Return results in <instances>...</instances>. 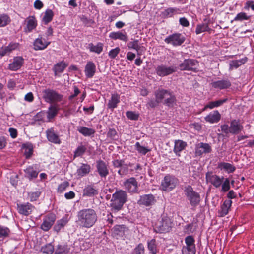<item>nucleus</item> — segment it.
Here are the masks:
<instances>
[{"label": "nucleus", "mask_w": 254, "mask_h": 254, "mask_svg": "<svg viewBox=\"0 0 254 254\" xmlns=\"http://www.w3.org/2000/svg\"><path fill=\"white\" fill-rule=\"evenodd\" d=\"M109 37L114 40L119 39L124 42H127L128 40V37L126 32L124 31L112 32L110 33Z\"/></svg>", "instance_id": "nucleus-29"}, {"label": "nucleus", "mask_w": 254, "mask_h": 254, "mask_svg": "<svg viewBox=\"0 0 254 254\" xmlns=\"http://www.w3.org/2000/svg\"><path fill=\"white\" fill-rule=\"evenodd\" d=\"M77 217L78 225L85 228H90L93 226L98 219L96 211L92 208H84L79 210Z\"/></svg>", "instance_id": "nucleus-1"}, {"label": "nucleus", "mask_w": 254, "mask_h": 254, "mask_svg": "<svg viewBox=\"0 0 254 254\" xmlns=\"http://www.w3.org/2000/svg\"><path fill=\"white\" fill-rule=\"evenodd\" d=\"M37 26V22L34 17H30L28 19L27 27L24 29L25 32H30L35 29Z\"/></svg>", "instance_id": "nucleus-38"}, {"label": "nucleus", "mask_w": 254, "mask_h": 254, "mask_svg": "<svg viewBox=\"0 0 254 254\" xmlns=\"http://www.w3.org/2000/svg\"><path fill=\"white\" fill-rule=\"evenodd\" d=\"M211 147L206 143H198L195 149V154L198 156H201L203 153L206 154L211 152Z\"/></svg>", "instance_id": "nucleus-18"}, {"label": "nucleus", "mask_w": 254, "mask_h": 254, "mask_svg": "<svg viewBox=\"0 0 254 254\" xmlns=\"http://www.w3.org/2000/svg\"><path fill=\"white\" fill-rule=\"evenodd\" d=\"M196 222L194 223L192 222V223L186 225L184 229L185 232L188 234H190L194 232L196 228Z\"/></svg>", "instance_id": "nucleus-51"}, {"label": "nucleus", "mask_w": 254, "mask_h": 254, "mask_svg": "<svg viewBox=\"0 0 254 254\" xmlns=\"http://www.w3.org/2000/svg\"><path fill=\"white\" fill-rule=\"evenodd\" d=\"M250 16H247L245 12H240L238 13L234 18L235 21H242L243 20H248Z\"/></svg>", "instance_id": "nucleus-59"}, {"label": "nucleus", "mask_w": 254, "mask_h": 254, "mask_svg": "<svg viewBox=\"0 0 254 254\" xmlns=\"http://www.w3.org/2000/svg\"><path fill=\"white\" fill-rule=\"evenodd\" d=\"M10 22L9 17L6 14L0 15V27H4Z\"/></svg>", "instance_id": "nucleus-50"}, {"label": "nucleus", "mask_w": 254, "mask_h": 254, "mask_svg": "<svg viewBox=\"0 0 254 254\" xmlns=\"http://www.w3.org/2000/svg\"><path fill=\"white\" fill-rule=\"evenodd\" d=\"M77 130L84 136L93 135L95 133V130L94 129L83 126L78 127H77Z\"/></svg>", "instance_id": "nucleus-35"}, {"label": "nucleus", "mask_w": 254, "mask_h": 254, "mask_svg": "<svg viewBox=\"0 0 254 254\" xmlns=\"http://www.w3.org/2000/svg\"><path fill=\"white\" fill-rule=\"evenodd\" d=\"M211 85L214 88L222 90L229 88L231 86V83L226 78L212 82Z\"/></svg>", "instance_id": "nucleus-19"}, {"label": "nucleus", "mask_w": 254, "mask_h": 254, "mask_svg": "<svg viewBox=\"0 0 254 254\" xmlns=\"http://www.w3.org/2000/svg\"><path fill=\"white\" fill-rule=\"evenodd\" d=\"M224 178H220L219 176L213 174L212 172H207L206 174L207 182L210 183L215 188H219L222 184Z\"/></svg>", "instance_id": "nucleus-15"}, {"label": "nucleus", "mask_w": 254, "mask_h": 254, "mask_svg": "<svg viewBox=\"0 0 254 254\" xmlns=\"http://www.w3.org/2000/svg\"><path fill=\"white\" fill-rule=\"evenodd\" d=\"M232 202L231 200H226L224 201L221 206L220 210L218 211V214L220 217H224L228 214L229 209L231 206Z\"/></svg>", "instance_id": "nucleus-31"}, {"label": "nucleus", "mask_w": 254, "mask_h": 254, "mask_svg": "<svg viewBox=\"0 0 254 254\" xmlns=\"http://www.w3.org/2000/svg\"><path fill=\"white\" fill-rule=\"evenodd\" d=\"M248 61V58L245 57L244 58L237 60H232L229 63V71L232 70L234 68H238L241 65L244 64Z\"/></svg>", "instance_id": "nucleus-30"}, {"label": "nucleus", "mask_w": 254, "mask_h": 254, "mask_svg": "<svg viewBox=\"0 0 254 254\" xmlns=\"http://www.w3.org/2000/svg\"><path fill=\"white\" fill-rule=\"evenodd\" d=\"M50 42H46L44 39H43L41 37L38 38L34 42V49L35 50H41L45 49L49 44Z\"/></svg>", "instance_id": "nucleus-26"}, {"label": "nucleus", "mask_w": 254, "mask_h": 254, "mask_svg": "<svg viewBox=\"0 0 254 254\" xmlns=\"http://www.w3.org/2000/svg\"><path fill=\"white\" fill-rule=\"evenodd\" d=\"M220 168L223 169L228 173H232L235 171L236 168L229 163L222 162L219 164Z\"/></svg>", "instance_id": "nucleus-40"}, {"label": "nucleus", "mask_w": 254, "mask_h": 254, "mask_svg": "<svg viewBox=\"0 0 254 254\" xmlns=\"http://www.w3.org/2000/svg\"><path fill=\"white\" fill-rule=\"evenodd\" d=\"M127 194L126 191L117 190L112 194L110 207L112 212H118L122 209L123 205L127 201Z\"/></svg>", "instance_id": "nucleus-2"}, {"label": "nucleus", "mask_w": 254, "mask_h": 254, "mask_svg": "<svg viewBox=\"0 0 254 254\" xmlns=\"http://www.w3.org/2000/svg\"><path fill=\"white\" fill-rule=\"evenodd\" d=\"M96 166L97 172L101 178H106L109 174L108 166L104 161H97Z\"/></svg>", "instance_id": "nucleus-16"}, {"label": "nucleus", "mask_w": 254, "mask_h": 254, "mask_svg": "<svg viewBox=\"0 0 254 254\" xmlns=\"http://www.w3.org/2000/svg\"><path fill=\"white\" fill-rule=\"evenodd\" d=\"M96 72V65L92 62H87L85 67V75L88 78H92Z\"/></svg>", "instance_id": "nucleus-24"}, {"label": "nucleus", "mask_w": 254, "mask_h": 254, "mask_svg": "<svg viewBox=\"0 0 254 254\" xmlns=\"http://www.w3.org/2000/svg\"><path fill=\"white\" fill-rule=\"evenodd\" d=\"M40 251L45 254H52L54 251V247L51 243L46 244L41 247Z\"/></svg>", "instance_id": "nucleus-42"}, {"label": "nucleus", "mask_w": 254, "mask_h": 254, "mask_svg": "<svg viewBox=\"0 0 254 254\" xmlns=\"http://www.w3.org/2000/svg\"><path fill=\"white\" fill-rule=\"evenodd\" d=\"M148 249L151 254H156L157 252V246L156 240L154 239L148 241L147 243Z\"/></svg>", "instance_id": "nucleus-46"}, {"label": "nucleus", "mask_w": 254, "mask_h": 254, "mask_svg": "<svg viewBox=\"0 0 254 254\" xmlns=\"http://www.w3.org/2000/svg\"><path fill=\"white\" fill-rule=\"evenodd\" d=\"M107 136L112 140H117L118 139V135L117 132L114 128H109Z\"/></svg>", "instance_id": "nucleus-53"}, {"label": "nucleus", "mask_w": 254, "mask_h": 254, "mask_svg": "<svg viewBox=\"0 0 254 254\" xmlns=\"http://www.w3.org/2000/svg\"><path fill=\"white\" fill-rule=\"evenodd\" d=\"M128 230V228L125 225H117L113 229V233L114 236L118 237H123L125 233Z\"/></svg>", "instance_id": "nucleus-21"}, {"label": "nucleus", "mask_w": 254, "mask_h": 254, "mask_svg": "<svg viewBox=\"0 0 254 254\" xmlns=\"http://www.w3.org/2000/svg\"><path fill=\"white\" fill-rule=\"evenodd\" d=\"M126 116L128 119L131 120H138L139 117V114L133 111H127L126 112Z\"/></svg>", "instance_id": "nucleus-55"}, {"label": "nucleus", "mask_w": 254, "mask_h": 254, "mask_svg": "<svg viewBox=\"0 0 254 254\" xmlns=\"http://www.w3.org/2000/svg\"><path fill=\"white\" fill-rule=\"evenodd\" d=\"M135 147L138 153L142 155H145L147 152L150 151V150L148 149L147 147L140 145L138 142H137L135 143Z\"/></svg>", "instance_id": "nucleus-48"}, {"label": "nucleus", "mask_w": 254, "mask_h": 254, "mask_svg": "<svg viewBox=\"0 0 254 254\" xmlns=\"http://www.w3.org/2000/svg\"><path fill=\"white\" fill-rule=\"evenodd\" d=\"M187 146L186 142L182 140H176L174 142V152L176 155L180 156V152L184 150Z\"/></svg>", "instance_id": "nucleus-22"}, {"label": "nucleus", "mask_w": 254, "mask_h": 254, "mask_svg": "<svg viewBox=\"0 0 254 254\" xmlns=\"http://www.w3.org/2000/svg\"><path fill=\"white\" fill-rule=\"evenodd\" d=\"M25 177L30 180L37 177L38 172L33 167L29 166L25 170Z\"/></svg>", "instance_id": "nucleus-37"}, {"label": "nucleus", "mask_w": 254, "mask_h": 254, "mask_svg": "<svg viewBox=\"0 0 254 254\" xmlns=\"http://www.w3.org/2000/svg\"><path fill=\"white\" fill-rule=\"evenodd\" d=\"M221 191L223 192H227L230 189V181L228 178L225 179V180L222 183Z\"/></svg>", "instance_id": "nucleus-56"}, {"label": "nucleus", "mask_w": 254, "mask_h": 254, "mask_svg": "<svg viewBox=\"0 0 254 254\" xmlns=\"http://www.w3.org/2000/svg\"><path fill=\"white\" fill-rule=\"evenodd\" d=\"M46 133L47 139L49 141L58 144H60L61 143L58 134L56 133L53 128L47 130Z\"/></svg>", "instance_id": "nucleus-20"}, {"label": "nucleus", "mask_w": 254, "mask_h": 254, "mask_svg": "<svg viewBox=\"0 0 254 254\" xmlns=\"http://www.w3.org/2000/svg\"><path fill=\"white\" fill-rule=\"evenodd\" d=\"M172 223L167 216H163L160 221L155 225V230L157 233H163L170 231L171 229Z\"/></svg>", "instance_id": "nucleus-6"}, {"label": "nucleus", "mask_w": 254, "mask_h": 254, "mask_svg": "<svg viewBox=\"0 0 254 254\" xmlns=\"http://www.w3.org/2000/svg\"><path fill=\"white\" fill-rule=\"evenodd\" d=\"M67 66V64L64 61L59 62L55 64L53 68V71L54 72L55 76H58L59 73L63 72L64 69Z\"/></svg>", "instance_id": "nucleus-32"}, {"label": "nucleus", "mask_w": 254, "mask_h": 254, "mask_svg": "<svg viewBox=\"0 0 254 254\" xmlns=\"http://www.w3.org/2000/svg\"><path fill=\"white\" fill-rule=\"evenodd\" d=\"M198 63L197 61L194 59H185L179 64V67L181 70H190L196 72L198 70L195 66Z\"/></svg>", "instance_id": "nucleus-9"}, {"label": "nucleus", "mask_w": 254, "mask_h": 254, "mask_svg": "<svg viewBox=\"0 0 254 254\" xmlns=\"http://www.w3.org/2000/svg\"><path fill=\"white\" fill-rule=\"evenodd\" d=\"M86 148L85 146L80 145L79 146L76 150L74 151V157H79L82 156L86 151Z\"/></svg>", "instance_id": "nucleus-54"}, {"label": "nucleus", "mask_w": 254, "mask_h": 254, "mask_svg": "<svg viewBox=\"0 0 254 254\" xmlns=\"http://www.w3.org/2000/svg\"><path fill=\"white\" fill-rule=\"evenodd\" d=\"M155 96L160 103L169 107H173L176 102L175 95L170 90L158 89L155 92Z\"/></svg>", "instance_id": "nucleus-3"}, {"label": "nucleus", "mask_w": 254, "mask_h": 254, "mask_svg": "<svg viewBox=\"0 0 254 254\" xmlns=\"http://www.w3.org/2000/svg\"><path fill=\"white\" fill-rule=\"evenodd\" d=\"M156 202L155 196L152 194H143L139 196L137 200L139 205L150 207L154 205Z\"/></svg>", "instance_id": "nucleus-12"}, {"label": "nucleus", "mask_w": 254, "mask_h": 254, "mask_svg": "<svg viewBox=\"0 0 254 254\" xmlns=\"http://www.w3.org/2000/svg\"><path fill=\"white\" fill-rule=\"evenodd\" d=\"M177 71V67L175 66L167 67V66L161 64L158 65L155 69L156 74L161 77L166 76L170 75Z\"/></svg>", "instance_id": "nucleus-13"}, {"label": "nucleus", "mask_w": 254, "mask_h": 254, "mask_svg": "<svg viewBox=\"0 0 254 254\" xmlns=\"http://www.w3.org/2000/svg\"><path fill=\"white\" fill-rule=\"evenodd\" d=\"M125 189L130 193H138V183L134 177L127 179L124 182Z\"/></svg>", "instance_id": "nucleus-10"}, {"label": "nucleus", "mask_w": 254, "mask_h": 254, "mask_svg": "<svg viewBox=\"0 0 254 254\" xmlns=\"http://www.w3.org/2000/svg\"><path fill=\"white\" fill-rule=\"evenodd\" d=\"M182 251L183 254H195V246L183 247Z\"/></svg>", "instance_id": "nucleus-49"}, {"label": "nucleus", "mask_w": 254, "mask_h": 254, "mask_svg": "<svg viewBox=\"0 0 254 254\" xmlns=\"http://www.w3.org/2000/svg\"><path fill=\"white\" fill-rule=\"evenodd\" d=\"M210 30L209 28L208 24L202 23L197 25L195 32L197 34H199L205 31H208Z\"/></svg>", "instance_id": "nucleus-45"}, {"label": "nucleus", "mask_w": 254, "mask_h": 254, "mask_svg": "<svg viewBox=\"0 0 254 254\" xmlns=\"http://www.w3.org/2000/svg\"><path fill=\"white\" fill-rule=\"evenodd\" d=\"M184 191L187 199L189 201L191 206L196 207L199 204L201 200L200 195L193 190L191 186H185Z\"/></svg>", "instance_id": "nucleus-5"}, {"label": "nucleus", "mask_w": 254, "mask_h": 254, "mask_svg": "<svg viewBox=\"0 0 254 254\" xmlns=\"http://www.w3.org/2000/svg\"><path fill=\"white\" fill-rule=\"evenodd\" d=\"M54 13L51 9H47L43 17L42 20L45 24L51 22L53 19Z\"/></svg>", "instance_id": "nucleus-41"}, {"label": "nucleus", "mask_w": 254, "mask_h": 254, "mask_svg": "<svg viewBox=\"0 0 254 254\" xmlns=\"http://www.w3.org/2000/svg\"><path fill=\"white\" fill-rule=\"evenodd\" d=\"M59 108L57 104L51 105L47 111V118L49 120L53 118L58 113Z\"/></svg>", "instance_id": "nucleus-36"}, {"label": "nucleus", "mask_w": 254, "mask_h": 254, "mask_svg": "<svg viewBox=\"0 0 254 254\" xmlns=\"http://www.w3.org/2000/svg\"><path fill=\"white\" fill-rule=\"evenodd\" d=\"M69 186V183L64 181L60 184L58 187L57 191L59 193L63 192Z\"/></svg>", "instance_id": "nucleus-60"}, {"label": "nucleus", "mask_w": 254, "mask_h": 254, "mask_svg": "<svg viewBox=\"0 0 254 254\" xmlns=\"http://www.w3.org/2000/svg\"><path fill=\"white\" fill-rule=\"evenodd\" d=\"M185 37L181 33H176L167 37L164 41L168 44H171L174 46L181 45L184 42Z\"/></svg>", "instance_id": "nucleus-11"}, {"label": "nucleus", "mask_w": 254, "mask_h": 254, "mask_svg": "<svg viewBox=\"0 0 254 254\" xmlns=\"http://www.w3.org/2000/svg\"><path fill=\"white\" fill-rule=\"evenodd\" d=\"M138 40H135L133 41H130L127 43V46L129 49H133L137 51L138 53V51L140 49V46L138 44Z\"/></svg>", "instance_id": "nucleus-52"}, {"label": "nucleus", "mask_w": 254, "mask_h": 254, "mask_svg": "<svg viewBox=\"0 0 254 254\" xmlns=\"http://www.w3.org/2000/svg\"><path fill=\"white\" fill-rule=\"evenodd\" d=\"M41 194V192L37 191L36 192H29L28 196L30 198L31 201H36Z\"/></svg>", "instance_id": "nucleus-61"}, {"label": "nucleus", "mask_w": 254, "mask_h": 254, "mask_svg": "<svg viewBox=\"0 0 254 254\" xmlns=\"http://www.w3.org/2000/svg\"><path fill=\"white\" fill-rule=\"evenodd\" d=\"M185 243L186 244V246H195L194 244V239L192 236H188L185 238Z\"/></svg>", "instance_id": "nucleus-62"}, {"label": "nucleus", "mask_w": 254, "mask_h": 254, "mask_svg": "<svg viewBox=\"0 0 254 254\" xmlns=\"http://www.w3.org/2000/svg\"><path fill=\"white\" fill-rule=\"evenodd\" d=\"M134 254H145V249L142 244H139L134 248Z\"/></svg>", "instance_id": "nucleus-57"}, {"label": "nucleus", "mask_w": 254, "mask_h": 254, "mask_svg": "<svg viewBox=\"0 0 254 254\" xmlns=\"http://www.w3.org/2000/svg\"><path fill=\"white\" fill-rule=\"evenodd\" d=\"M221 119V115L217 110L210 113L205 117L206 122L210 123H218Z\"/></svg>", "instance_id": "nucleus-23"}, {"label": "nucleus", "mask_w": 254, "mask_h": 254, "mask_svg": "<svg viewBox=\"0 0 254 254\" xmlns=\"http://www.w3.org/2000/svg\"><path fill=\"white\" fill-rule=\"evenodd\" d=\"M18 212L24 216H28L31 213L34 206L29 203L17 204Z\"/></svg>", "instance_id": "nucleus-17"}, {"label": "nucleus", "mask_w": 254, "mask_h": 254, "mask_svg": "<svg viewBox=\"0 0 254 254\" xmlns=\"http://www.w3.org/2000/svg\"><path fill=\"white\" fill-rule=\"evenodd\" d=\"M43 97L45 101L48 103L59 102L62 100L63 96L55 90L51 89H47L43 91Z\"/></svg>", "instance_id": "nucleus-7"}, {"label": "nucleus", "mask_w": 254, "mask_h": 254, "mask_svg": "<svg viewBox=\"0 0 254 254\" xmlns=\"http://www.w3.org/2000/svg\"><path fill=\"white\" fill-rule=\"evenodd\" d=\"M70 248L66 243L57 245L54 254H67L70 252Z\"/></svg>", "instance_id": "nucleus-33"}, {"label": "nucleus", "mask_w": 254, "mask_h": 254, "mask_svg": "<svg viewBox=\"0 0 254 254\" xmlns=\"http://www.w3.org/2000/svg\"><path fill=\"white\" fill-rule=\"evenodd\" d=\"M227 101V99H223L222 100H216L214 101H212L209 103L208 105H207L205 108H209L210 109H212L214 107H219L222 105L224 103L226 102Z\"/></svg>", "instance_id": "nucleus-43"}, {"label": "nucleus", "mask_w": 254, "mask_h": 254, "mask_svg": "<svg viewBox=\"0 0 254 254\" xmlns=\"http://www.w3.org/2000/svg\"><path fill=\"white\" fill-rule=\"evenodd\" d=\"M24 59L22 57H16L14 58L13 62L9 64V68L13 71L19 69L23 65Z\"/></svg>", "instance_id": "nucleus-25"}, {"label": "nucleus", "mask_w": 254, "mask_h": 254, "mask_svg": "<svg viewBox=\"0 0 254 254\" xmlns=\"http://www.w3.org/2000/svg\"><path fill=\"white\" fill-rule=\"evenodd\" d=\"M178 183V179L174 176L167 175L162 181L161 187L162 190L170 191L173 189Z\"/></svg>", "instance_id": "nucleus-8"}, {"label": "nucleus", "mask_w": 254, "mask_h": 254, "mask_svg": "<svg viewBox=\"0 0 254 254\" xmlns=\"http://www.w3.org/2000/svg\"><path fill=\"white\" fill-rule=\"evenodd\" d=\"M221 130L227 136L229 133L232 134H238L243 129V127L240 123L239 120H233L230 122V126L228 124H223L220 126Z\"/></svg>", "instance_id": "nucleus-4"}, {"label": "nucleus", "mask_w": 254, "mask_h": 254, "mask_svg": "<svg viewBox=\"0 0 254 254\" xmlns=\"http://www.w3.org/2000/svg\"><path fill=\"white\" fill-rule=\"evenodd\" d=\"M10 230L7 227L0 226V238L8 237Z\"/></svg>", "instance_id": "nucleus-58"}, {"label": "nucleus", "mask_w": 254, "mask_h": 254, "mask_svg": "<svg viewBox=\"0 0 254 254\" xmlns=\"http://www.w3.org/2000/svg\"><path fill=\"white\" fill-rule=\"evenodd\" d=\"M120 102V96L117 94H112L111 99L109 100L107 107L109 109L113 110L117 107L118 104Z\"/></svg>", "instance_id": "nucleus-34"}, {"label": "nucleus", "mask_w": 254, "mask_h": 254, "mask_svg": "<svg viewBox=\"0 0 254 254\" xmlns=\"http://www.w3.org/2000/svg\"><path fill=\"white\" fill-rule=\"evenodd\" d=\"M160 102L157 99L155 98V99H151L147 103V105L150 108H155L157 106Z\"/></svg>", "instance_id": "nucleus-64"}, {"label": "nucleus", "mask_w": 254, "mask_h": 254, "mask_svg": "<svg viewBox=\"0 0 254 254\" xmlns=\"http://www.w3.org/2000/svg\"><path fill=\"white\" fill-rule=\"evenodd\" d=\"M91 171V166L88 164L82 163L77 170V175L81 177L88 175Z\"/></svg>", "instance_id": "nucleus-28"}, {"label": "nucleus", "mask_w": 254, "mask_h": 254, "mask_svg": "<svg viewBox=\"0 0 254 254\" xmlns=\"http://www.w3.org/2000/svg\"><path fill=\"white\" fill-rule=\"evenodd\" d=\"M179 9L177 8H168L163 11L162 14L165 17H171Z\"/></svg>", "instance_id": "nucleus-47"}, {"label": "nucleus", "mask_w": 254, "mask_h": 254, "mask_svg": "<svg viewBox=\"0 0 254 254\" xmlns=\"http://www.w3.org/2000/svg\"><path fill=\"white\" fill-rule=\"evenodd\" d=\"M68 221L67 217H63L62 219L58 220L54 227V231L58 233L61 229L66 225Z\"/></svg>", "instance_id": "nucleus-39"}, {"label": "nucleus", "mask_w": 254, "mask_h": 254, "mask_svg": "<svg viewBox=\"0 0 254 254\" xmlns=\"http://www.w3.org/2000/svg\"><path fill=\"white\" fill-rule=\"evenodd\" d=\"M89 46L91 52L100 54L103 50V44L101 43H98L96 45H94L92 43H90L89 44Z\"/></svg>", "instance_id": "nucleus-44"}, {"label": "nucleus", "mask_w": 254, "mask_h": 254, "mask_svg": "<svg viewBox=\"0 0 254 254\" xmlns=\"http://www.w3.org/2000/svg\"><path fill=\"white\" fill-rule=\"evenodd\" d=\"M120 49L119 47H116L115 49H112L109 52V56L111 59H115L116 57L119 53Z\"/></svg>", "instance_id": "nucleus-63"}, {"label": "nucleus", "mask_w": 254, "mask_h": 254, "mask_svg": "<svg viewBox=\"0 0 254 254\" xmlns=\"http://www.w3.org/2000/svg\"><path fill=\"white\" fill-rule=\"evenodd\" d=\"M56 219V215L53 213H49L46 215L40 228L44 231H48L52 227Z\"/></svg>", "instance_id": "nucleus-14"}, {"label": "nucleus", "mask_w": 254, "mask_h": 254, "mask_svg": "<svg viewBox=\"0 0 254 254\" xmlns=\"http://www.w3.org/2000/svg\"><path fill=\"white\" fill-rule=\"evenodd\" d=\"M98 191L95 187L92 185H87L83 189V195L87 197H93L97 195Z\"/></svg>", "instance_id": "nucleus-27"}]
</instances>
